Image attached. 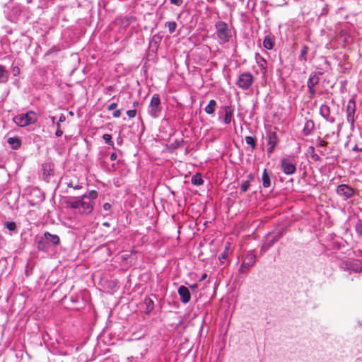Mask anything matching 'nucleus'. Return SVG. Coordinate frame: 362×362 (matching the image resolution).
Instances as JSON below:
<instances>
[{"instance_id": "22", "label": "nucleus", "mask_w": 362, "mask_h": 362, "mask_svg": "<svg viewBox=\"0 0 362 362\" xmlns=\"http://www.w3.org/2000/svg\"><path fill=\"white\" fill-rule=\"evenodd\" d=\"M217 107V103L216 100H211L209 103V104L205 107L204 111L208 115H214V112Z\"/></svg>"}, {"instance_id": "49", "label": "nucleus", "mask_w": 362, "mask_h": 362, "mask_svg": "<svg viewBox=\"0 0 362 362\" xmlns=\"http://www.w3.org/2000/svg\"><path fill=\"white\" fill-rule=\"evenodd\" d=\"M117 156L116 153H112L110 155V160H115L117 159Z\"/></svg>"}, {"instance_id": "33", "label": "nucleus", "mask_w": 362, "mask_h": 362, "mask_svg": "<svg viewBox=\"0 0 362 362\" xmlns=\"http://www.w3.org/2000/svg\"><path fill=\"white\" fill-rule=\"evenodd\" d=\"M327 144H328V142L327 141L323 140L320 137H318L316 141V146L317 147L325 148V147H327Z\"/></svg>"}, {"instance_id": "38", "label": "nucleus", "mask_w": 362, "mask_h": 362, "mask_svg": "<svg viewBox=\"0 0 362 362\" xmlns=\"http://www.w3.org/2000/svg\"><path fill=\"white\" fill-rule=\"evenodd\" d=\"M311 158H313V160L314 161H316V162L321 161L320 156L315 153H313L311 154Z\"/></svg>"}, {"instance_id": "10", "label": "nucleus", "mask_w": 362, "mask_h": 362, "mask_svg": "<svg viewBox=\"0 0 362 362\" xmlns=\"http://www.w3.org/2000/svg\"><path fill=\"white\" fill-rule=\"evenodd\" d=\"M337 193L346 200L353 197L354 189L347 185L342 184L337 187Z\"/></svg>"}, {"instance_id": "50", "label": "nucleus", "mask_w": 362, "mask_h": 362, "mask_svg": "<svg viewBox=\"0 0 362 362\" xmlns=\"http://www.w3.org/2000/svg\"><path fill=\"white\" fill-rule=\"evenodd\" d=\"M276 240H277V239H276V238H274V239H272V240L270 241V243L268 244V246H267V247H270V246H272V245L274 244V243L275 241H276Z\"/></svg>"}, {"instance_id": "42", "label": "nucleus", "mask_w": 362, "mask_h": 362, "mask_svg": "<svg viewBox=\"0 0 362 362\" xmlns=\"http://www.w3.org/2000/svg\"><path fill=\"white\" fill-rule=\"evenodd\" d=\"M117 107V104L116 103H112L107 106V109L110 111L115 110Z\"/></svg>"}, {"instance_id": "6", "label": "nucleus", "mask_w": 362, "mask_h": 362, "mask_svg": "<svg viewBox=\"0 0 362 362\" xmlns=\"http://www.w3.org/2000/svg\"><path fill=\"white\" fill-rule=\"evenodd\" d=\"M254 80V76L251 73L243 72L240 73L235 83L239 88L247 90L252 86Z\"/></svg>"}, {"instance_id": "35", "label": "nucleus", "mask_w": 362, "mask_h": 362, "mask_svg": "<svg viewBox=\"0 0 362 362\" xmlns=\"http://www.w3.org/2000/svg\"><path fill=\"white\" fill-rule=\"evenodd\" d=\"M103 138L105 140L106 144L111 145V146L114 145V143L112 141V136L110 134H103Z\"/></svg>"}, {"instance_id": "11", "label": "nucleus", "mask_w": 362, "mask_h": 362, "mask_svg": "<svg viewBox=\"0 0 362 362\" xmlns=\"http://www.w3.org/2000/svg\"><path fill=\"white\" fill-rule=\"evenodd\" d=\"M177 292L182 303L185 304L190 301L191 294L187 287L185 286H180L178 288Z\"/></svg>"}, {"instance_id": "41", "label": "nucleus", "mask_w": 362, "mask_h": 362, "mask_svg": "<svg viewBox=\"0 0 362 362\" xmlns=\"http://www.w3.org/2000/svg\"><path fill=\"white\" fill-rule=\"evenodd\" d=\"M170 4L180 6L182 4V0H170Z\"/></svg>"}, {"instance_id": "24", "label": "nucleus", "mask_w": 362, "mask_h": 362, "mask_svg": "<svg viewBox=\"0 0 362 362\" xmlns=\"http://www.w3.org/2000/svg\"><path fill=\"white\" fill-rule=\"evenodd\" d=\"M144 303L146 305V313L149 314L154 308V303L151 298L146 297Z\"/></svg>"}, {"instance_id": "7", "label": "nucleus", "mask_w": 362, "mask_h": 362, "mask_svg": "<svg viewBox=\"0 0 362 362\" xmlns=\"http://www.w3.org/2000/svg\"><path fill=\"white\" fill-rule=\"evenodd\" d=\"M256 262V255L252 251L249 252L243 259L239 272L240 273L246 272L250 267H252Z\"/></svg>"}, {"instance_id": "34", "label": "nucleus", "mask_w": 362, "mask_h": 362, "mask_svg": "<svg viewBox=\"0 0 362 362\" xmlns=\"http://www.w3.org/2000/svg\"><path fill=\"white\" fill-rule=\"evenodd\" d=\"M5 226L11 231H14L16 230V224L13 221L6 222Z\"/></svg>"}, {"instance_id": "26", "label": "nucleus", "mask_w": 362, "mask_h": 362, "mask_svg": "<svg viewBox=\"0 0 362 362\" xmlns=\"http://www.w3.org/2000/svg\"><path fill=\"white\" fill-rule=\"evenodd\" d=\"M191 182L193 185L197 186L202 185L204 182L202 175L199 173H197L196 175H193L192 177Z\"/></svg>"}, {"instance_id": "5", "label": "nucleus", "mask_w": 362, "mask_h": 362, "mask_svg": "<svg viewBox=\"0 0 362 362\" xmlns=\"http://www.w3.org/2000/svg\"><path fill=\"white\" fill-rule=\"evenodd\" d=\"M356 112V103L354 98L349 100L346 107V118L347 122L350 124V129L354 131L355 129V115Z\"/></svg>"}, {"instance_id": "21", "label": "nucleus", "mask_w": 362, "mask_h": 362, "mask_svg": "<svg viewBox=\"0 0 362 362\" xmlns=\"http://www.w3.org/2000/svg\"><path fill=\"white\" fill-rule=\"evenodd\" d=\"M274 45V37L271 35H267L265 36L264 41H263V46L267 49H272Z\"/></svg>"}, {"instance_id": "43", "label": "nucleus", "mask_w": 362, "mask_h": 362, "mask_svg": "<svg viewBox=\"0 0 362 362\" xmlns=\"http://www.w3.org/2000/svg\"><path fill=\"white\" fill-rule=\"evenodd\" d=\"M112 116L115 118H118L121 116V110H116L112 113Z\"/></svg>"}, {"instance_id": "52", "label": "nucleus", "mask_w": 362, "mask_h": 362, "mask_svg": "<svg viewBox=\"0 0 362 362\" xmlns=\"http://www.w3.org/2000/svg\"><path fill=\"white\" fill-rule=\"evenodd\" d=\"M206 277H207V274H204L202 276V277H201V279H200V281H204Z\"/></svg>"}, {"instance_id": "39", "label": "nucleus", "mask_w": 362, "mask_h": 362, "mask_svg": "<svg viewBox=\"0 0 362 362\" xmlns=\"http://www.w3.org/2000/svg\"><path fill=\"white\" fill-rule=\"evenodd\" d=\"M67 186H68L69 187H72V188H74V189H81V188H82V186H81V185L77 184V185H74L72 184V182H69V183L67 184Z\"/></svg>"}, {"instance_id": "30", "label": "nucleus", "mask_w": 362, "mask_h": 362, "mask_svg": "<svg viewBox=\"0 0 362 362\" xmlns=\"http://www.w3.org/2000/svg\"><path fill=\"white\" fill-rule=\"evenodd\" d=\"M229 253V246L226 245L224 251L218 257V259L221 263H224L225 260L227 259Z\"/></svg>"}, {"instance_id": "25", "label": "nucleus", "mask_w": 362, "mask_h": 362, "mask_svg": "<svg viewBox=\"0 0 362 362\" xmlns=\"http://www.w3.org/2000/svg\"><path fill=\"white\" fill-rule=\"evenodd\" d=\"M249 180L243 182L240 185V189L242 192H245L248 190L250 186V182L254 179V177L252 174L248 175Z\"/></svg>"}, {"instance_id": "1", "label": "nucleus", "mask_w": 362, "mask_h": 362, "mask_svg": "<svg viewBox=\"0 0 362 362\" xmlns=\"http://www.w3.org/2000/svg\"><path fill=\"white\" fill-rule=\"evenodd\" d=\"M98 197V192L93 189L81 196L70 197L65 202L66 206L76 210V213L81 216L89 215L94 209L95 201Z\"/></svg>"}, {"instance_id": "14", "label": "nucleus", "mask_w": 362, "mask_h": 362, "mask_svg": "<svg viewBox=\"0 0 362 362\" xmlns=\"http://www.w3.org/2000/svg\"><path fill=\"white\" fill-rule=\"evenodd\" d=\"M223 109L225 112L223 122L225 124H229L232 122L234 109L231 105H226Z\"/></svg>"}, {"instance_id": "16", "label": "nucleus", "mask_w": 362, "mask_h": 362, "mask_svg": "<svg viewBox=\"0 0 362 362\" xmlns=\"http://www.w3.org/2000/svg\"><path fill=\"white\" fill-rule=\"evenodd\" d=\"M37 249L40 251L47 252L49 246V241L46 239V237L43 235L37 243Z\"/></svg>"}, {"instance_id": "47", "label": "nucleus", "mask_w": 362, "mask_h": 362, "mask_svg": "<svg viewBox=\"0 0 362 362\" xmlns=\"http://www.w3.org/2000/svg\"><path fill=\"white\" fill-rule=\"evenodd\" d=\"M352 151H356V152H361L362 153V148H359L357 145H355L353 147Z\"/></svg>"}, {"instance_id": "51", "label": "nucleus", "mask_w": 362, "mask_h": 362, "mask_svg": "<svg viewBox=\"0 0 362 362\" xmlns=\"http://www.w3.org/2000/svg\"><path fill=\"white\" fill-rule=\"evenodd\" d=\"M308 149L310 151L311 154L315 153V148H314V146H309Z\"/></svg>"}, {"instance_id": "3", "label": "nucleus", "mask_w": 362, "mask_h": 362, "mask_svg": "<svg viewBox=\"0 0 362 362\" xmlns=\"http://www.w3.org/2000/svg\"><path fill=\"white\" fill-rule=\"evenodd\" d=\"M13 120L16 125L24 127L35 124L37 121V115L34 111H29L17 115Z\"/></svg>"}, {"instance_id": "48", "label": "nucleus", "mask_w": 362, "mask_h": 362, "mask_svg": "<svg viewBox=\"0 0 362 362\" xmlns=\"http://www.w3.org/2000/svg\"><path fill=\"white\" fill-rule=\"evenodd\" d=\"M66 120V117L64 115L61 114L59 118V122H64Z\"/></svg>"}, {"instance_id": "56", "label": "nucleus", "mask_w": 362, "mask_h": 362, "mask_svg": "<svg viewBox=\"0 0 362 362\" xmlns=\"http://www.w3.org/2000/svg\"><path fill=\"white\" fill-rule=\"evenodd\" d=\"M50 119L52 120V124H54L55 123V119H56L55 117L52 116V117H50Z\"/></svg>"}, {"instance_id": "15", "label": "nucleus", "mask_w": 362, "mask_h": 362, "mask_svg": "<svg viewBox=\"0 0 362 362\" xmlns=\"http://www.w3.org/2000/svg\"><path fill=\"white\" fill-rule=\"evenodd\" d=\"M46 239L49 241V246L50 245H59L60 244V238L57 235L51 234L49 232H45L44 234Z\"/></svg>"}, {"instance_id": "55", "label": "nucleus", "mask_w": 362, "mask_h": 362, "mask_svg": "<svg viewBox=\"0 0 362 362\" xmlns=\"http://www.w3.org/2000/svg\"><path fill=\"white\" fill-rule=\"evenodd\" d=\"M189 287L192 289H195L197 288V284H192V285H190Z\"/></svg>"}, {"instance_id": "13", "label": "nucleus", "mask_w": 362, "mask_h": 362, "mask_svg": "<svg viewBox=\"0 0 362 362\" xmlns=\"http://www.w3.org/2000/svg\"><path fill=\"white\" fill-rule=\"evenodd\" d=\"M256 63L260 68V70L263 74H266L267 69V62L265 59L262 57L259 53H256L255 56Z\"/></svg>"}, {"instance_id": "2", "label": "nucleus", "mask_w": 362, "mask_h": 362, "mask_svg": "<svg viewBox=\"0 0 362 362\" xmlns=\"http://www.w3.org/2000/svg\"><path fill=\"white\" fill-rule=\"evenodd\" d=\"M216 35L220 45H223L228 43L231 37V30L228 28V25L222 21H217L215 23Z\"/></svg>"}, {"instance_id": "46", "label": "nucleus", "mask_w": 362, "mask_h": 362, "mask_svg": "<svg viewBox=\"0 0 362 362\" xmlns=\"http://www.w3.org/2000/svg\"><path fill=\"white\" fill-rule=\"evenodd\" d=\"M62 134H63V131L61 129H57V131L55 132L56 136L59 137Z\"/></svg>"}, {"instance_id": "44", "label": "nucleus", "mask_w": 362, "mask_h": 362, "mask_svg": "<svg viewBox=\"0 0 362 362\" xmlns=\"http://www.w3.org/2000/svg\"><path fill=\"white\" fill-rule=\"evenodd\" d=\"M12 71L14 76H17L20 74V69L18 66H13Z\"/></svg>"}, {"instance_id": "20", "label": "nucleus", "mask_w": 362, "mask_h": 362, "mask_svg": "<svg viewBox=\"0 0 362 362\" xmlns=\"http://www.w3.org/2000/svg\"><path fill=\"white\" fill-rule=\"evenodd\" d=\"M320 81V78L315 72H312L307 82L308 86L315 87Z\"/></svg>"}, {"instance_id": "60", "label": "nucleus", "mask_w": 362, "mask_h": 362, "mask_svg": "<svg viewBox=\"0 0 362 362\" xmlns=\"http://www.w3.org/2000/svg\"><path fill=\"white\" fill-rule=\"evenodd\" d=\"M112 86H109V87H107V89H108V90H112Z\"/></svg>"}, {"instance_id": "9", "label": "nucleus", "mask_w": 362, "mask_h": 362, "mask_svg": "<svg viewBox=\"0 0 362 362\" xmlns=\"http://www.w3.org/2000/svg\"><path fill=\"white\" fill-rule=\"evenodd\" d=\"M281 168L288 175H293L296 171V166L288 158H283L281 160Z\"/></svg>"}, {"instance_id": "19", "label": "nucleus", "mask_w": 362, "mask_h": 362, "mask_svg": "<svg viewBox=\"0 0 362 362\" xmlns=\"http://www.w3.org/2000/svg\"><path fill=\"white\" fill-rule=\"evenodd\" d=\"M262 186L264 188H268L271 185L270 176H269L268 171L266 168L264 169L263 173H262Z\"/></svg>"}, {"instance_id": "53", "label": "nucleus", "mask_w": 362, "mask_h": 362, "mask_svg": "<svg viewBox=\"0 0 362 362\" xmlns=\"http://www.w3.org/2000/svg\"><path fill=\"white\" fill-rule=\"evenodd\" d=\"M320 154H321L322 156H325L326 154H327V153H328L327 152H326V150H325H325H322V151H320Z\"/></svg>"}, {"instance_id": "12", "label": "nucleus", "mask_w": 362, "mask_h": 362, "mask_svg": "<svg viewBox=\"0 0 362 362\" xmlns=\"http://www.w3.org/2000/svg\"><path fill=\"white\" fill-rule=\"evenodd\" d=\"M266 139L267 141V144L269 146H276V145L279 142V136H278L276 132H274V131H269L267 132Z\"/></svg>"}, {"instance_id": "32", "label": "nucleus", "mask_w": 362, "mask_h": 362, "mask_svg": "<svg viewBox=\"0 0 362 362\" xmlns=\"http://www.w3.org/2000/svg\"><path fill=\"white\" fill-rule=\"evenodd\" d=\"M355 230L358 236L362 238V220H358L355 226Z\"/></svg>"}, {"instance_id": "37", "label": "nucleus", "mask_w": 362, "mask_h": 362, "mask_svg": "<svg viewBox=\"0 0 362 362\" xmlns=\"http://www.w3.org/2000/svg\"><path fill=\"white\" fill-rule=\"evenodd\" d=\"M103 208L104 211H105L108 212V213L107 214H107H110V210H111L112 206H111V204H109V203H105V204L103 206Z\"/></svg>"}, {"instance_id": "4", "label": "nucleus", "mask_w": 362, "mask_h": 362, "mask_svg": "<svg viewBox=\"0 0 362 362\" xmlns=\"http://www.w3.org/2000/svg\"><path fill=\"white\" fill-rule=\"evenodd\" d=\"M148 114L153 118L156 119L160 116L162 112V106L160 95L155 93L152 95L150 103L147 110Z\"/></svg>"}, {"instance_id": "57", "label": "nucleus", "mask_w": 362, "mask_h": 362, "mask_svg": "<svg viewBox=\"0 0 362 362\" xmlns=\"http://www.w3.org/2000/svg\"><path fill=\"white\" fill-rule=\"evenodd\" d=\"M103 226H104L105 227H109L110 226V223L108 222H104L103 223Z\"/></svg>"}, {"instance_id": "40", "label": "nucleus", "mask_w": 362, "mask_h": 362, "mask_svg": "<svg viewBox=\"0 0 362 362\" xmlns=\"http://www.w3.org/2000/svg\"><path fill=\"white\" fill-rule=\"evenodd\" d=\"M308 88L309 93L310 94V98L313 97L316 93L315 87L308 86Z\"/></svg>"}, {"instance_id": "8", "label": "nucleus", "mask_w": 362, "mask_h": 362, "mask_svg": "<svg viewBox=\"0 0 362 362\" xmlns=\"http://www.w3.org/2000/svg\"><path fill=\"white\" fill-rule=\"evenodd\" d=\"M319 112L320 115L325 119L326 122L331 124L335 122V117L331 114V107L327 103L320 105Z\"/></svg>"}, {"instance_id": "23", "label": "nucleus", "mask_w": 362, "mask_h": 362, "mask_svg": "<svg viewBox=\"0 0 362 362\" xmlns=\"http://www.w3.org/2000/svg\"><path fill=\"white\" fill-rule=\"evenodd\" d=\"M8 72L6 71L5 66L0 65V83H6L8 80Z\"/></svg>"}, {"instance_id": "54", "label": "nucleus", "mask_w": 362, "mask_h": 362, "mask_svg": "<svg viewBox=\"0 0 362 362\" xmlns=\"http://www.w3.org/2000/svg\"><path fill=\"white\" fill-rule=\"evenodd\" d=\"M342 125H343V123H340L338 124V132H339L341 131Z\"/></svg>"}, {"instance_id": "29", "label": "nucleus", "mask_w": 362, "mask_h": 362, "mask_svg": "<svg viewBox=\"0 0 362 362\" xmlns=\"http://www.w3.org/2000/svg\"><path fill=\"white\" fill-rule=\"evenodd\" d=\"M43 175L45 176H49L52 175V166L49 163H45L42 165Z\"/></svg>"}, {"instance_id": "28", "label": "nucleus", "mask_w": 362, "mask_h": 362, "mask_svg": "<svg viewBox=\"0 0 362 362\" xmlns=\"http://www.w3.org/2000/svg\"><path fill=\"white\" fill-rule=\"evenodd\" d=\"M308 47L307 45H303L302 47V49H301V52H300V54L299 56V60L300 61H304V62H306L307 61V54H308Z\"/></svg>"}, {"instance_id": "58", "label": "nucleus", "mask_w": 362, "mask_h": 362, "mask_svg": "<svg viewBox=\"0 0 362 362\" xmlns=\"http://www.w3.org/2000/svg\"><path fill=\"white\" fill-rule=\"evenodd\" d=\"M138 105H139V102L138 101H135V102L133 103V106L134 107H136Z\"/></svg>"}, {"instance_id": "17", "label": "nucleus", "mask_w": 362, "mask_h": 362, "mask_svg": "<svg viewBox=\"0 0 362 362\" xmlns=\"http://www.w3.org/2000/svg\"><path fill=\"white\" fill-rule=\"evenodd\" d=\"M315 128V122L313 119H308L305 122L304 127L303 129V134L304 136H308L311 134Z\"/></svg>"}, {"instance_id": "45", "label": "nucleus", "mask_w": 362, "mask_h": 362, "mask_svg": "<svg viewBox=\"0 0 362 362\" xmlns=\"http://www.w3.org/2000/svg\"><path fill=\"white\" fill-rule=\"evenodd\" d=\"M275 147L276 146H269V148H267V153L272 154L274 152Z\"/></svg>"}, {"instance_id": "36", "label": "nucleus", "mask_w": 362, "mask_h": 362, "mask_svg": "<svg viewBox=\"0 0 362 362\" xmlns=\"http://www.w3.org/2000/svg\"><path fill=\"white\" fill-rule=\"evenodd\" d=\"M127 115L129 118H134L136 115V110L134 108L133 110H129L127 111Z\"/></svg>"}, {"instance_id": "59", "label": "nucleus", "mask_w": 362, "mask_h": 362, "mask_svg": "<svg viewBox=\"0 0 362 362\" xmlns=\"http://www.w3.org/2000/svg\"><path fill=\"white\" fill-rule=\"evenodd\" d=\"M60 123H61V122H59L57 123V124H56V126H57V129H61Z\"/></svg>"}, {"instance_id": "18", "label": "nucleus", "mask_w": 362, "mask_h": 362, "mask_svg": "<svg viewBox=\"0 0 362 362\" xmlns=\"http://www.w3.org/2000/svg\"><path fill=\"white\" fill-rule=\"evenodd\" d=\"M8 144L11 146L12 149L17 150L21 146V140L18 136L9 137L7 139Z\"/></svg>"}, {"instance_id": "31", "label": "nucleus", "mask_w": 362, "mask_h": 362, "mask_svg": "<svg viewBox=\"0 0 362 362\" xmlns=\"http://www.w3.org/2000/svg\"><path fill=\"white\" fill-rule=\"evenodd\" d=\"M165 26L168 28L169 33L173 34L175 31L177 25L175 21H170L165 23Z\"/></svg>"}, {"instance_id": "27", "label": "nucleus", "mask_w": 362, "mask_h": 362, "mask_svg": "<svg viewBox=\"0 0 362 362\" xmlns=\"http://www.w3.org/2000/svg\"><path fill=\"white\" fill-rule=\"evenodd\" d=\"M245 142L247 145L250 146L252 148V150L255 149L257 146L256 143V139L255 137L251 136H247L245 137Z\"/></svg>"}]
</instances>
